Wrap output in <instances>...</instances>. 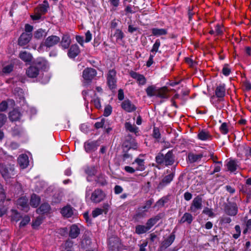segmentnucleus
I'll list each match as a JSON object with an SVG mask.
<instances>
[{"label":"nucleus","instance_id":"nucleus-20","mask_svg":"<svg viewBox=\"0 0 251 251\" xmlns=\"http://www.w3.org/2000/svg\"><path fill=\"white\" fill-rule=\"evenodd\" d=\"M175 176V174L174 173H172L166 176H165L162 180L160 182L159 184V187H163L169 183L173 180Z\"/></svg>","mask_w":251,"mask_h":251},{"label":"nucleus","instance_id":"nucleus-19","mask_svg":"<svg viewBox=\"0 0 251 251\" xmlns=\"http://www.w3.org/2000/svg\"><path fill=\"white\" fill-rule=\"evenodd\" d=\"M60 213L64 217H71L74 214L73 208L70 205L68 204L61 209Z\"/></svg>","mask_w":251,"mask_h":251},{"label":"nucleus","instance_id":"nucleus-41","mask_svg":"<svg viewBox=\"0 0 251 251\" xmlns=\"http://www.w3.org/2000/svg\"><path fill=\"white\" fill-rule=\"evenodd\" d=\"M116 38V41L118 42L120 41H122L125 37V34L122 30L120 29H116L113 34H111V36Z\"/></svg>","mask_w":251,"mask_h":251},{"label":"nucleus","instance_id":"nucleus-39","mask_svg":"<svg viewBox=\"0 0 251 251\" xmlns=\"http://www.w3.org/2000/svg\"><path fill=\"white\" fill-rule=\"evenodd\" d=\"M40 202V198L36 194H33L31 196L30 204L33 207H37Z\"/></svg>","mask_w":251,"mask_h":251},{"label":"nucleus","instance_id":"nucleus-64","mask_svg":"<svg viewBox=\"0 0 251 251\" xmlns=\"http://www.w3.org/2000/svg\"><path fill=\"white\" fill-rule=\"evenodd\" d=\"M248 230L251 231V219H249L246 222V228L244 230L243 233H246Z\"/></svg>","mask_w":251,"mask_h":251},{"label":"nucleus","instance_id":"nucleus-44","mask_svg":"<svg viewBox=\"0 0 251 251\" xmlns=\"http://www.w3.org/2000/svg\"><path fill=\"white\" fill-rule=\"evenodd\" d=\"M96 182L101 186H105L107 184L105 176L102 174L98 176Z\"/></svg>","mask_w":251,"mask_h":251},{"label":"nucleus","instance_id":"nucleus-27","mask_svg":"<svg viewBox=\"0 0 251 251\" xmlns=\"http://www.w3.org/2000/svg\"><path fill=\"white\" fill-rule=\"evenodd\" d=\"M80 233V229L76 225H73L70 227L69 237L72 239H75L78 237Z\"/></svg>","mask_w":251,"mask_h":251},{"label":"nucleus","instance_id":"nucleus-7","mask_svg":"<svg viewBox=\"0 0 251 251\" xmlns=\"http://www.w3.org/2000/svg\"><path fill=\"white\" fill-rule=\"evenodd\" d=\"M202 198L200 196L195 197L190 205L189 210L193 213H197V211L201 210L202 207Z\"/></svg>","mask_w":251,"mask_h":251},{"label":"nucleus","instance_id":"nucleus-3","mask_svg":"<svg viewBox=\"0 0 251 251\" xmlns=\"http://www.w3.org/2000/svg\"><path fill=\"white\" fill-rule=\"evenodd\" d=\"M107 84L112 91L117 87L116 71L114 69L110 70L106 76Z\"/></svg>","mask_w":251,"mask_h":251},{"label":"nucleus","instance_id":"nucleus-10","mask_svg":"<svg viewBox=\"0 0 251 251\" xmlns=\"http://www.w3.org/2000/svg\"><path fill=\"white\" fill-rule=\"evenodd\" d=\"M144 155L140 154L139 156L136 158L132 164H136L137 167H135L137 171H143L146 169L145 159L144 158Z\"/></svg>","mask_w":251,"mask_h":251},{"label":"nucleus","instance_id":"nucleus-29","mask_svg":"<svg viewBox=\"0 0 251 251\" xmlns=\"http://www.w3.org/2000/svg\"><path fill=\"white\" fill-rule=\"evenodd\" d=\"M50 210V205L48 203H44L36 209V212L39 214H44L48 213Z\"/></svg>","mask_w":251,"mask_h":251},{"label":"nucleus","instance_id":"nucleus-34","mask_svg":"<svg viewBox=\"0 0 251 251\" xmlns=\"http://www.w3.org/2000/svg\"><path fill=\"white\" fill-rule=\"evenodd\" d=\"M198 138L199 139L202 141H206L211 139V136L209 132L205 131V130H201L200 131L198 134Z\"/></svg>","mask_w":251,"mask_h":251},{"label":"nucleus","instance_id":"nucleus-13","mask_svg":"<svg viewBox=\"0 0 251 251\" xmlns=\"http://www.w3.org/2000/svg\"><path fill=\"white\" fill-rule=\"evenodd\" d=\"M122 108L127 112H132L136 109V107L129 100H124L121 104Z\"/></svg>","mask_w":251,"mask_h":251},{"label":"nucleus","instance_id":"nucleus-18","mask_svg":"<svg viewBox=\"0 0 251 251\" xmlns=\"http://www.w3.org/2000/svg\"><path fill=\"white\" fill-rule=\"evenodd\" d=\"M162 217V214L159 213L156 216L150 218L147 220L146 225L150 229L153 226H154Z\"/></svg>","mask_w":251,"mask_h":251},{"label":"nucleus","instance_id":"nucleus-15","mask_svg":"<svg viewBox=\"0 0 251 251\" xmlns=\"http://www.w3.org/2000/svg\"><path fill=\"white\" fill-rule=\"evenodd\" d=\"M175 239V235L172 233L168 238L165 239L161 244L160 249L165 250L172 245Z\"/></svg>","mask_w":251,"mask_h":251},{"label":"nucleus","instance_id":"nucleus-37","mask_svg":"<svg viewBox=\"0 0 251 251\" xmlns=\"http://www.w3.org/2000/svg\"><path fill=\"white\" fill-rule=\"evenodd\" d=\"M125 127L127 131L134 133L135 135H137L138 132V127L134 125H132L129 122H126L125 124Z\"/></svg>","mask_w":251,"mask_h":251},{"label":"nucleus","instance_id":"nucleus-21","mask_svg":"<svg viewBox=\"0 0 251 251\" xmlns=\"http://www.w3.org/2000/svg\"><path fill=\"white\" fill-rule=\"evenodd\" d=\"M226 85L225 84H220L215 90V95L218 98H223L226 94Z\"/></svg>","mask_w":251,"mask_h":251},{"label":"nucleus","instance_id":"nucleus-12","mask_svg":"<svg viewBox=\"0 0 251 251\" xmlns=\"http://www.w3.org/2000/svg\"><path fill=\"white\" fill-rule=\"evenodd\" d=\"M129 75L131 77L136 80L139 85H144L146 83L147 79L143 75L132 71L129 73Z\"/></svg>","mask_w":251,"mask_h":251},{"label":"nucleus","instance_id":"nucleus-54","mask_svg":"<svg viewBox=\"0 0 251 251\" xmlns=\"http://www.w3.org/2000/svg\"><path fill=\"white\" fill-rule=\"evenodd\" d=\"M202 213L208 215L210 217H213L214 216V214L212 211V209L208 207H205L203 210Z\"/></svg>","mask_w":251,"mask_h":251},{"label":"nucleus","instance_id":"nucleus-46","mask_svg":"<svg viewBox=\"0 0 251 251\" xmlns=\"http://www.w3.org/2000/svg\"><path fill=\"white\" fill-rule=\"evenodd\" d=\"M48 3L46 0L44 1V3L39 8V11L42 14L46 13L48 10Z\"/></svg>","mask_w":251,"mask_h":251},{"label":"nucleus","instance_id":"nucleus-6","mask_svg":"<svg viewBox=\"0 0 251 251\" xmlns=\"http://www.w3.org/2000/svg\"><path fill=\"white\" fill-rule=\"evenodd\" d=\"M106 197L105 193L100 189H95L91 194L90 200L94 203H100Z\"/></svg>","mask_w":251,"mask_h":251},{"label":"nucleus","instance_id":"nucleus-51","mask_svg":"<svg viewBox=\"0 0 251 251\" xmlns=\"http://www.w3.org/2000/svg\"><path fill=\"white\" fill-rule=\"evenodd\" d=\"M160 40L159 39H156L151 50V52H154L155 53L157 52L160 46Z\"/></svg>","mask_w":251,"mask_h":251},{"label":"nucleus","instance_id":"nucleus-2","mask_svg":"<svg viewBox=\"0 0 251 251\" xmlns=\"http://www.w3.org/2000/svg\"><path fill=\"white\" fill-rule=\"evenodd\" d=\"M97 75V71L92 68H86L82 72V77L84 79L83 85L86 86L89 85L92 79Z\"/></svg>","mask_w":251,"mask_h":251},{"label":"nucleus","instance_id":"nucleus-26","mask_svg":"<svg viewBox=\"0 0 251 251\" xmlns=\"http://www.w3.org/2000/svg\"><path fill=\"white\" fill-rule=\"evenodd\" d=\"M128 137L130 138V141L127 140V139L126 140L124 144V147L127 148V150L131 149L136 150L137 148V143L135 142L134 139L130 138V136Z\"/></svg>","mask_w":251,"mask_h":251},{"label":"nucleus","instance_id":"nucleus-50","mask_svg":"<svg viewBox=\"0 0 251 251\" xmlns=\"http://www.w3.org/2000/svg\"><path fill=\"white\" fill-rule=\"evenodd\" d=\"M231 73V70L229 67V65L227 64H225L224 65L223 68L222 69V73L225 76H228L230 75Z\"/></svg>","mask_w":251,"mask_h":251},{"label":"nucleus","instance_id":"nucleus-32","mask_svg":"<svg viewBox=\"0 0 251 251\" xmlns=\"http://www.w3.org/2000/svg\"><path fill=\"white\" fill-rule=\"evenodd\" d=\"M156 97L162 99H168V89L166 87H163L158 89Z\"/></svg>","mask_w":251,"mask_h":251},{"label":"nucleus","instance_id":"nucleus-52","mask_svg":"<svg viewBox=\"0 0 251 251\" xmlns=\"http://www.w3.org/2000/svg\"><path fill=\"white\" fill-rule=\"evenodd\" d=\"M30 217L28 216H25L20 223V227L25 226L30 222Z\"/></svg>","mask_w":251,"mask_h":251},{"label":"nucleus","instance_id":"nucleus-28","mask_svg":"<svg viewBox=\"0 0 251 251\" xmlns=\"http://www.w3.org/2000/svg\"><path fill=\"white\" fill-rule=\"evenodd\" d=\"M203 156L202 153L194 154L193 153H189L188 155V160L190 163H193L201 160Z\"/></svg>","mask_w":251,"mask_h":251},{"label":"nucleus","instance_id":"nucleus-55","mask_svg":"<svg viewBox=\"0 0 251 251\" xmlns=\"http://www.w3.org/2000/svg\"><path fill=\"white\" fill-rule=\"evenodd\" d=\"M236 233L233 234V237L234 239H238L241 234L240 227L239 225H236L235 226Z\"/></svg>","mask_w":251,"mask_h":251},{"label":"nucleus","instance_id":"nucleus-56","mask_svg":"<svg viewBox=\"0 0 251 251\" xmlns=\"http://www.w3.org/2000/svg\"><path fill=\"white\" fill-rule=\"evenodd\" d=\"M112 112V107L110 105H108L104 108L103 115L105 117L109 116Z\"/></svg>","mask_w":251,"mask_h":251},{"label":"nucleus","instance_id":"nucleus-5","mask_svg":"<svg viewBox=\"0 0 251 251\" xmlns=\"http://www.w3.org/2000/svg\"><path fill=\"white\" fill-rule=\"evenodd\" d=\"M60 42L59 37L56 35H51L48 37L40 46V48L44 46L47 48H50L54 47Z\"/></svg>","mask_w":251,"mask_h":251},{"label":"nucleus","instance_id":"nucleus-42","mask_svg":"<svg viewBox=\"0 0 251 251\" xmlns=\"http://www.w3.org/2000/svg\"><path fill=\"white\" fill-rule=\"evenodd\" d=\"M146 211L144 210L141 207H139L133 218L136 221H138L139 219L144 218L146 216Z\"/></svg>","mask_w":251,"mask_h":251},{"label":"nucleus","instance_id":"nucleus-14","mask_svg":"<svg viewBox=\"0 0 251 251\" xmlns=\"http://www.w3.org/2000/svg\"><path fill=\"white\" fill-rule=\"evenodd\" d=\"M40 70L35 66H30L26 70V74L28 77L36 78L39 75Z\"/></svg>","mask_w":251,"mask_h":251},{"label":"nucleus","instance_id":"nucleus-38","mask_svg":"<svg viewBox=\"0 0 251 251\" xmlns=\"http://www.w3.org/2000/svg\"><path fill=\"white\" fill-rule=\"evenodd\" d=\"M149 230L146 225V226L138 225L135 226V233L140 235L146 233Z\"/></svg>","mask_w":251,"mask_h":251},{"label":"nucleus","instance_id":"nucleus-35","mask_svg":"<svg viewBox=\"0 0 251 251\" xmlns=\"http://www.w3.org/2000/svg\"><path fill=\"white\" fill-rule=\"evenodd\" d=\"M21 116V113L17 110L14 109L9 113V118L10 121L13 122L19 121Z\"/></svg>","mask_w":251,"mask_h":251},{"label":"nucleus","instance_id":"nucleus-59","mask_svg":"<svg viewBox=\"0 0 251 251\" xmlns=\"http://www.w3.org/2000/svg\"><path fill=\"white\" fill-rule=\"evenodd\" d=\"M42 223V219L41 217H37L33 222L32 226L34 227H38Z\"/></svg>","mask_w":251,"mask_h":251},{"label":"nucleus","instance_id":"nucleus-57","mask_svg":"<svg viewBox=\"0 0 251 251\" xmlns=\"http://www.w3.org/2000/svg\"><path fill=\"white\" fill-rule=\"evenodd\" d=\"M8 108V103L6 100H3L0 103V111H5Z\"/></svg>","mask_w":251,"mask_h":251},{"label":"nucleus","instance_id":"nucleus-17","mask_svg":"<svg viewBox=\"0 0 251 251\" xmlns=\"http://www.w3.org/2000/svg\"><path fill=\"white\" fill-rule=\"evenodd\" d=\"M18 162L22 169H25L29 164L28 157L26 154H21L18 158Z\"/></svg>","mask_w":251,"mask_h":251},{"label":"nucleus","instance_id":"nucleus-23","mask_svg":"<svg viewBox=\"0 0 251 251\" xmlns=\"http://www.w3.org/2000/svg\"><path fill=\"white\" fill-rule=\"evenodd\" d=\"M193 219L194 217L191 214L186 212L183 214L180 220L179 221V223L184 224L186 223L188 225H190L193 222Z\"/></svg>","mask_w":251,"mask_h":251},{"label":"nucleus","instance_id":"nucleus-58","mask_svg":"<svg viewBox=\"0 0 251 251\" xmlns=\"http://www.w3.org/2000/svg\"><path fill=\"white\" fill-rule=\"evenodd\" d=\"M6 120H7L6 116L4 114L0 113V127H2L4 125Z\"/></svg>","mask_w":251,"mask_h":251},{"label":"nucleus","instance_id":"nucleus-60","mask_svg":"<svg viewBox=\"0 0 251 251\" xmlns=\"http://www.w3.org/2000/svg\"><path fill=\"white\" fill-rule=\"evenodd\" d=\"M124 170L127 173L133 174L137 171L136 168H133L132 167L129 166H126L124 167Z\"/></svg>","mask_w":251,"mask_h":251},{"label":"nucleus","instance_id":"nucleus-31","mask_svg":"<svg viewBox=\"0 0 251 251\" xmlns=\"http://www.w3.org/2000/svg\"><path fill=\"white\" fill-rule=\"evenodd\" d=\"M19 57L22 60L26 62H31L32 59V55L26 51L20 52Z\"/></svg>","mask_w":251,"mask_h":251},{"label":"nucleus","instance_id":"nucleus-8","mask_svg":"<svg viewBox=\"0 0 251 251\" xmlns=\"http://www.w3.org/2000/svg\"><path fill=\"white\" fill-rule=\"evenodd\" d=\"M99 146V143L98 141L89 140L84 144L85 151L87 153H91L96 151Z\"/></svg>","mask_w":251,"mask_h":251},{"label":"nucleus","instance_id":"nucleus-43","mask_svg":"<svg viewBox=\"0 0 251 251\" xmlns=\"http://www.w3.org/2000/svg\"><path fill=\"white\" fill-rule=\"evenodd\" d=\"M46 35L47 32L45 30L42 29V28L38 29L35 31L34 34V38L37 39H41Z\"/></svg>","mask_w":251,"mask_h":251},{"label":"nucleus","instance_id":"nucleus-40","mask_svg":"<svg viewBox=\"0 0 251 251\" xmlns=\"http://www.w3.org/2000/svg\"><path fill=\"white\" fill-rule=\"evenodd\" d=\"M84 171L89 176H94L97 173V168L94 166L86 167Z\"/></svg>","mask_w":251,"mask_h":251},{"label":"nucleus","instance_id":"nucleus-48","mask_svg":"<svg viewBox=\"0 0 251 251\" xmlns=\"http://www.w3.org/2000/svg\"><path fill=\"white\" fill-rule=\"evenodd\" d=\"M220 131L223 134H226L228 132L227 124L223 123L219 128Z\"/></svg>","mask_w":251,"mask_h":251},{"label":"nucleus","instance_id":"nucleus-24","mask_svg":"<svg viewBox=\"0 0 251 251\" xmlns=\"http://www.w3.org/2000/svg\"><path fill=\"white\" fill-rule=\"evenodd\" d=\"M119 239L117 237H111L109 239V249L110 251H117L118 248Z\"/></svg>","mask_w":251,"mask_h":251},{"label":"nucleus","instance_id":"nucleus-63","mask_svg":"<svg viewBox=\"0 0 251 251\" xmlns=\"http://www.w3.org/2000/svg\"><path fill=\"white\" fill-rule=\"evenodd\" d=\"M138 30V28L136 26H134L132 25H129L128 26V31L130 33H133L134 32Z\"/></svg>","mask_w":251,"mask_h":251},{"label":"nucleus","instance_id":"nucleus-4","mask_svg":"<svg viewBox=\"0 0 251 251\" xmlns=\"http://www.w3.org/2000/svg\"><path fill=\"white\" fill-rule=\"evenodd\" d=\"M14 167L11 164H0V173L4 178L11 177L14 175Z\"/></svg>","mask_w":251,"mask_h":251},{"label":"nucleus","instance_id":"nucleus-45","mask_svg":"<svg viewBox=\"0 0 251 251\" xmlns=\"http://www.w3.org/2000/svg\"><path fill=\"white\" fill-rule=\"evenodd\" d=\"M152 137L156 139V141H159L161 138V134L158 127H154L152 134Z\"/></svg>","mask_w":251,"mask_h":251},{"label":"nucleus","instance_id":"nucleus-9","mask_svg":"<svg viewBox=\"0 0 251 251\" xmlns=\"http://www.w3.org/2000/svg\"><path fill=\"white\" fill-rule=\"evenodd\" d=\"M225 213L228 215L234 216L238 212V207L235 202H229L226 204L224 208Z\"/></svg>","mask_w":251,"mask_h":251},{"label":"nucleus","instance_id":"nucleus-53","mask_svg":"<svg viewBox=\"0 0 251 251\" xmlns=\"http://www.w3.org/2000/svg\"><path fill=\"white\" fill-rule=\"evenodd\" d=\"M103 213V210L101 208H96L92 212V215L93 218H96L99 215L102 214Z\"/></svg>","mask_w":251,"mask_h":251},{"label":"nucleus","instance_id":"nucleus-36","mask_svg":"<svg viewBox=\"0 0 251 251\" xmlns=\"http://www.w3.org/2000/svg\"><path fill=\"white\" fill-rule=\"evenodd\" d=\"M158 89L154 85H151L148 86L146 89V92L148 97H151L156 96L157 95Z\"/></svg>","mask_w":251,"mask_h":251},{"label":"nucleus","instance_id":"nucleus-16","mask_svg":"<svg viewBox=\"0 0 251 251\" xmlns=\"http://www.w3.org/2000/svg\"><path fill=\"white\" fill-rule=\"evenodd\" d=\"M80 53V49L76 44L72 45L68 51V55L70 58H75Z\"/></svg>","mask_w":251,"mask_h":251},{"label":"nucleus","instance_id":"nucleus-30","mask_svg":"<svg viewBox=\"0 0 251 251\" xmlns=\"http://www.w3.org/2000/svg\"><path fill=\"white\" fill-rule=\"evenodd\" d=\"M17 204L23 209H28V199L25 197H22L17 200Z\"/></svg>","mask_w":251,"mask_h":251},{"label":"nucleus","instance_id":"nucleus-11","mask_svg":"<svg viewBox=\"0 0 251 251\" xmlns=\"http://www.w3.org/2000/svg\"><path fill=\"white\" fill-rule=\"evenodd\" d=\"M32 37V33H23L18 39V45L20 46L26 45L30 42Z\"/></svg>","mask_w":251,"mask_h":251},{"label":"nucleus","instance_id":"nucleus-25","mask_svg":"<svg viewBox=\"0 0 251 251\" xmlns=\"http://www.w3.org/2000/svg\"><path fill=\"white\" fill-rule=\"evenodd\" d=\"M151 35L156 37L166 35L168 33V30L165 28L154 27L151 29Z\"/></svg>","mask_w":251,"mask_h":251},{"label":"nucleus","instance_id":"nucleus-22","mask_svg":"<svg viewBox=\"0 0 251 251\" xmlns=\"http://www.w3.org/2000/svg\"><path fill=\"white\" fill-rule=\"evenodd\" d=\"M71 40L70 37L68 34H64L62 37L60 42V46L63 49H67L69 48Z\"/></svg>","mask_w":251,"mask_h":251},{"label":"nucleus","instance_id":"nucleus-33","mask_svg":"<svg viewBox=\"0 0 251 251\" xmlns=\"http://www.w3.org/2000/svg\"><path fill=\"white\" fill-rule=\"evenodd\" d=\"M228 171L231 172H234L238 167V162L235 160H230L226 164Z\"/></svg>","mask_w":251,"mask_h":251},{"label":"nucleus","instance_id":"nucleus-47","mask_svg":"<svg viewBox=\"0 0 251 251\" xmlns=\"http://www.w3.org/2000/svg\"><path fill=\"white\" fill-rule=\"evenodd\" d=\"M153 202V200L151 199L147 201L143 206L140 207L142 209L147 212L149 209L151 207V205Z\"/></svg>","mask_w":251,"mask_h":251},{"label":"nucleus","instance_id":"nucleus-62","mask_svg":"<svg viewBox=\"0 0 251 251\" xmlns=\"http://www.w3.org/2000/svg\"><path fill=\"white\" fill-rule=\"evenodd\" d=\"M114 193L116 194H119L123 191V188L120 185H116L114 188Z\"/></svg>","mask_w":251,"mask_h":251},{"label":"nucleus","instance_id":"nucleus-1","mask_svg":"<svg viewBox=\"0 0 251 251\" xmlns=\"http://www.w3.org/2000/svg\"><path fill=\"white\" fill-rule=\"evenodd\" d=\"M155 161L159 165L171 166L175 163V156L172 150L169 151L165 155L159 152L155 157Z\"/></svg>","mask_w":251,"mask_h":251},{"label":"nucleus","instance_id":"nucleus-61","mask_svg":"<svg viewBox=\"0 0 251 251\" xmlns=\"http://www.w3.org/2000/svg\"><path fill=\"white\" fill-rule=\"evenodd\" d=\"M13 68V65H8L5 66L4 67H3L2 71L4 73L8 74V73H10V72H11L12 71Z\"/></svg>","mask_w":251,"mask_h":251},{"label":"nucleus","instance_id":"nucleus-49","mask_svg":"<svg viewBox=\"0 0 251 251\" xmlns=\"http://www.w3.org/2000/svg\"><path fill=\"white\" fill-rule=\"evenodd\" d=\"M105 123H108V122L107 120L103 118L100 120V122H96L94 126L97 129L104 127Z\"/></svg>","mask_w":251,"mask_h":251}]
</instances>
